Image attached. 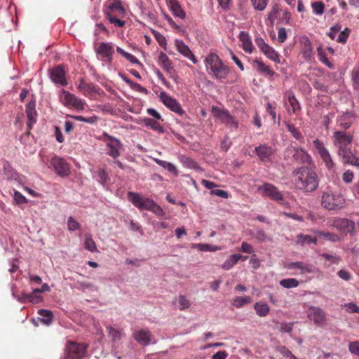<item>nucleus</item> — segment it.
Returning a JSON list of instances; mask_svg holds the SVG:
<instances>
[{"mask_svg": "<svg viewBox=\"0 0 359 359\" xmlns=\"http://www.w3.org/2000/svg\"><path fill=\"white\" fill-rule=\"evenodd\" d=\"M353 140V135L346 131H335L332 137V143L342 162L359 167V157L355 156L351 149Z\"/></svg>", "mask_w": 359, "mask_h": 359, "instance_id": "nucleus-1", "label": "nucleus"}, {"mask_svg": "<svg viewBox=\"0 0 359 359\" xmlns=\"http://www.w3.org/2000/svg\"><path fill=\"white\" fill-rule=\"evenodd\" d=\"M292 175L296 188L304 193H312L318 187L320 179L313 165L299 167L293 170Z\"/></svg>", "mask_w": 359, "mask_h": 359, "instance_id": "nucleus-2", "label": "nucleus"}, {"mask_svg": "<svg viewBox=\"0 0 359 359\" xmlns=\"http://www.w3.org/2000/svg\"><path fill=\"white\" fill-rule=\"evenodd\" d=\"M205 65L210 69L214 77L217 79H225L229 74V69L224 65L222 60L216 53H210L205 58Z\"/></svg>", "mask_w": 359, "mask_h": 359, "instance_id": "nucleus-3", "label": "nucleus"}, {"mask_svg": "<svg viewBox=\"0 0 359 359\" xmlns=\"http://www.w3.org/2000/svg\"><path fill=\"white\" fill-rule=\"evenodd\" d=\"M285 158L292 157L293 161L311 166L313 165L311 156L302 147L289 146L285 152Z\"/></svg>", "mask_w": 359, "mask_h": 359, "instance_id": "nucleus-4", "label": "nucleus"}, {"mask_svg": "<svg viewBox=\"0 0 359 359\" xmlns=\"http://www.w3.org/2000/svg\"><path fill=\"white\" fill-rule=\"evenodd\" d=\"M343 199L338 194L331 192H323L321 198L322 206L328 210L341 209L343 206Z\"/></svg>", "mask_w": 359, "mask_h": 359, "instance_id": "nucleus-5", "label": "nucleus"}, {"mask_svg": "<svg viewBox=\"0 0 359 359\" xmlns=\"http://www.w3.org/2000/svg\"><path fill=\"white\" fill-rule=\"evenodd\" d=\"M87 345L70 341L66 348L65 359H81L84 357Z\"/></svg>", "mask_w": 359, "mask_h": 359, "instance_id": "nucleus-6", "label": "nucleus"}, {"mask_svg": "<svg viewBox=\"0 0 359 359\" xmlns=\"http://www.w3.org/2000/svg\"><path fill=\"white\" fill-rule=\"evenodd\" d=\"M129 201L139 210H149L154 204V201L149 198L142 197L139 194L129 191L128 194Z\"/></svg>", "mask_w": 359, "mask_h": 359, "instance_id": "nucleus-7", "label": "nucleus"}, {"mask_svg": "<svg viewBox=\"0 0 359 359\" xmlns=\"http://www.w3.org/2000/svg\"><path fill=\"white\" fill-rule=\"evenodd\" d=\"M50 165L60 177H66L70 175L69 164L63 158L54 156L51 158Z\"/></svg>", "mask_w": 359, "mask_h": 359, "instance_id": "nucleus-8", "label": "nucleus"}, {"mask_svg": "<svg viewBox=\"0 0 359 359\" xmlns=\"http://www.w3.org/2000/svg\"><path fill=\"white\" fill-rule=\"evenodd\" d=\"M159 98L163 104L171 111L178 114L180 116L185 114V111L182 108L179 102L176 99L168 95L165 92H161Z\"/></svg>", "mask_w": 359, "mask_h": 359, "instance_id": "nucleus-9", "label": "nucleus"}, {"mask_svg": "<svg viewBox=\"0 0 359 359\" xmlns=\"http://www.w3.org/2000/svg\"><path fill=\"white\" fill-rule=\"evenodd\" d=\"M313 144L314 148L318 151L326 167L328 169L332 168L334 165V163L332 159L330 152L325 148L324 143L320 141L318 139H316L313 140Z\"/></svg>", "mask_w": 359, "mask_h": 359, "instance_id": "nucleus-10", "label": "nucleus"}, {"mask_svg": "<svg viewBox=\"0 0 359 359\" xmlns=\"http://www.w3.org/2000/svg\"><path fill=\"white\" fill-rule=\"evenodd\" d=\"M60 98V101L65 106L72 105L77 109H82L83 108L84 103L81 99L64 89L61 91Z\"/></svg>", "mask_w": 359, "mask_h": 359, "instance_id": "nucleus-11", "label": "nucleus"}, {"mask_svg": "<svg viewBox=\"0 0 359 359\" xmlns=\"http://www.w3.org/2000/svg\"><path fill=\"white\" fill-rule=\"evenodd\" d=\"M333 226L344 233L353 234L355 229V223L349 219L337 218L333 221Z\"/></svg>", "mask_w": 359, "mask_h": 359, "instance_id": "nucleus-12", "label": "nucleus"}, {"mask_svg": "<svg viewBox=\"0 0 359 359\" xmlns=\"http://www.w3.org/2000/svg\"><path fill=\"white\" fill-rule=\"evenodd\" d=\"M51 81L57 85L65 86L67 85L66 73L62 65H57L50 71Z\"/></svg>", "mask_w": 359, "mask_h": 359, "instance_id": "nucleus-13", "label": "nucleus"}, {"mask_svg": "<svg viewBox=\"0 0 359 359\" xmlns=\"http://www.w3.org/2000/svg\"><path fill=\"white\" fill-rule=\"evenodd\" d=\"M259 191H262L264 194L275 201H282L283 199V194L274 185L265 183L262 187H259Z\"/></svg>", "mask_w": 359, "mask_h": 359, "instance_id": "nucleus-14", "label": "nucleus"}, {"mask_svg": "<svg viewBox=\"0 0 359 359\" xmlns=\"http://www.w3.org/2000/svg\"><path fill=\"white\" fill-rule=\"evenodd\" d=\"M255 153L262 162H270L274 151L271 147L264 144L256 147Z\"/></svg>", "mask_w": 359, "mask_h": 359, "instance_id": "nucleus-15", "label": "nucleus"}, {"mask_svg": "<svg viewBox=\"0 0 359 359\" xmlns=\"http://www.w3.org/2000/svg\"><path fill=\"white\" fill-rule=\"evenodd\" d=\"M35 107L36 101L32 98L26 106V114L28 118L27 125L29 130H31L33 125L36 123L37 112Z\"/></svg>", "mask_w": 359, "mask_h": 359, "instance_id": "nucleus-16", "label": "nucleus"}, {"mask_svg": "<svg viewBox=\"0 0 359 359\" xmlns=\"http://www.w3.org/2000/svg\"><path fill=\"white\" fill-rule=\"evenodd\" d=\"M114 53V50L111 43L102 42L96 50V53L104 57L105 60L109 63L112 62V55Z\"/></svg>", "mask_w": 359, "mask_h": 359, "instance_id": "nucleus-17", "label": "nucleus"}, {"mask_svg": "<svg viewBox=\"0 0 359 359\" xmlns=\"http://www.w3.org/2000/svg\"><path fill=\"white\" fill-rule=\"evenodd\" d=\"M302 46L301 53L306 60H310L313 56V48L311 42L306 36H302L299 39Z\"/></svg>", "mask_w": 359, "mask_h": 359, "instance_id": "nucleus-18", "label": "nucleus"}, {"mask_svg": "<svg viewBox=\"0 0 359 359\" xmlns=\"http://www.w3.org/2000/svg\"><path fill=\"white\" fill-rule=\"evenodd\" d=\"M134 339L144 346H148L151 341V333L147 330H140L133 334Z\"/></svg>", "mask_w": 359, "mask_h": 359, "instance_id": "nucleus-19", "label": "nucleus"}, {"mask_svg": "<svg viewBox=\"0 0 359 359\" xmlns=\"http://www.w3.org/2000/svg\"><path fill=\"white\" fill-rule=\"evenodd\" d=\"M175 45L177 46V50L183 55L184 57L191 60L194 64L197 63V60L196 59L194 55L190 50L188 46H187L182 40L176 39Z\"/></svg>", "mask_w": 359, "mask_h": 359, "instance_id": "nucleus-20", "label": "nucleus"}, {"mask_svg": "<svg viewBox=\"0 0 359 359\" xmlns=\"http://www.w3.org/2000/svg\"><path fill=\"white\" fill-rule=\"evenodd\" d=\"M311 312L308 315L310 320H313L316 325L322 324L325 321L324 311L318 307L311 308Z\"/></svg>", "mask_w": 359, "mask_h": 359, "instance_id": "nucleus-21", "label": "nucleus"}, {"mask_svg": "<svg viewBox=\"0 0 359 359\" xmlns=\"http://www.w3.org/2000/svg\"><path fill=\"white\" fill-rule=\"evenodd\" d=\"M178 159L184 167L194 169L195 170L199 172H202L203 170V168L198 165L197 162L191 157L182 154L178 156Z\"/></svg>", "mask_w": 359, "mask_h": 359, "instance_id": "nucleus-22", "label": "nucleus"}, {"mask_svg": "<svg viewBox=\"0 0 359 359\" xmlns=\"http://www.w3.org/2000/svg\"><path fill=\"white\" fill-rule=\"evenodd\" d=\"M239 39L242 43L243 50L247 53H251L254 49V46L249 34L241 31L239 34Z\"/></svg>", "mask_w": 359, "mask_h": 359, "instance_id": "nucleus-23", "label": "nucleus"}, {"mask_svg": "<svg viewBox=\"0 0 359 359\" xmlns=\"http://www.w3.org/2000/svg\"><path fill=\"white\" fill-rule=\"evenodd\" d=\"M173 15L184 19L186 16L185 12L182 9L177 0H166Z\"/></svg>", "mask_w": 359, "mask_h": 359, "instance_id": "nucleus-24", "label": "nucleus"}, {"mask_svg": "<svg viewBox=\"0 0 359 359\" xmlns=\"http://www.w3.org/2000/svg\"><path fill=\"white\" fill-rule=\"evenodd\" d=\"M288 269H299L302 271V273H311L313 271V267L311 264H306L302 262H290L287 265Z\"/></svg>", "mask_w": 359, "mask_h": 359, "instance_id": "nucleus-25", "label": "nucleus"}, {"mask_svg": "<svg viewBox=\"0 0 359 359\" xmlns=\"http://www.w3.org/2000/svg\"><path fill=\"white\" fill-rule=\"evenodd\" d=\"M158 63L167 72L170 74L173 67L168 55L163 52H161L158 55Z\"/></svg>", "mask_w": 359, "mask_h": 359, "instance_id": "nucleus-26", "label": "nucleus"}, {"mask_svg": "<svg viewBox=\"0 0 359 359\" xmlns=\"http://www.w3.org/2000/svg\"><path fill=\"white\" fill-rule=\"evenodd\" d=\"M18 300L21 303H26L27 302L37 304L42 300L41 296H34L33 294H27L26 292H22L20 297H18Z\"/></svg>", "mask_w": 359, "mask_h": 359, "instance_id": "nucleus-27", "label": "nucleus"}, {"mask_svg": "<svg viewBox=\"0 0 359 359\" xmlns=\"http://www.w3.org/2000/svg\"><path fill=\"white\" fill-rule=\"evenodd\" d=\"M38 313L41 317L39 318V320L44 325H49L53 318V313L47 309H39Z\"/></svg>", "mask_w": 359, "mask_h": 359, "instance_id": "nucleus-28", "label": "nucleus"}, {"mask_svg": "<svg viewBox=\"0 0 359 359\" xmlns=\"http://www.w3.org/2000/svg\"><path fill=\"white\" fill-rule=\"evenodd\" d=\"M142 121L146 126L150 127L152 130H156L159 133H163L165 132L163 128L156 120L150 118H144Z\"/></svg>", "mask_w": 359, "mask_h": 359, "instance_id": "nucleus-29", "label": "nucleus"}, {"mask_svg": "<svg viewBox=\"0 0 359 359\" xmlns=\"http://www.w3.org/2000/svg\"><path fill=\"white\" fill-rule=\"evenodd\" d=\"M254 309L256 313L260 317H265L269 314L270 308L269 305L264 302H256L254 304Z\"/></svg>", "mask_w": 359, "mask_h": 359, "instance_id": "nucleus-30", "label": "nucleus"}, {"mask_svg": "<svg viewBox=\"0 0 359 359\" xmlns=\"http://www.w3.org/2000/svg\"><path fill=\"white\" fill-rule=\"evenodd\" d=\"M297 243L300 244L302 245H304L306 244H311L313 243L316 245L317 243V238L312 237L309 235L305 234H299L297 236Z\"/></svg>", "mask_w": 359, "mask_h": 359, "instance_id": "nucleus-31", "label": "nucleus"}, {"mask_svg": "<svg viewBox=\"0 0 359 359\" xmlns=\"http://www.w3.org/2000/svg\"><path fill=\"white\" fill-rule=\"evenodd\" d=\"M254 63L257 65V69L262 74L273 76L275 72L269 69L262 60L255 59Z\"/></svg>", "mask_w": 359, "mask_h": 359, "instance_id": "nucleus-32", "label": "nucleus"}, {"mask_svg": "<svg viewBox=\"0 0 359 359\" xmlns=\"http://www.w3.org/2000/svg\"><path fill=\"white\" fill-rule=\"evenodd\" d=\"M316 235L319 238H323L333 243L338 242L340 240V237L337 234L333 233L318 231L316 232Z\"/></svg>", "mask_w": 359, "mask_h": 359, "instance_id": "nucleus-33", "label": "nucleus"}, {"mask_svg": "<svg viewBox=\"0 0 359 359\" xmlns=\"http://www.w3.org/2000/svg\"><path fill=\"white\" fill-rule=\"evenodd\" d=\"M242 255L234 254L231 255L222 264V268L226 270L231 269L241 259Z\"/></svg>", "mask_w": 359, "mask_h": 359, "instance_id": "nucleus-34", "label": "nucleus"}, {"mask_svg": "<svg viewBox=\"0 0 359 359\" xmlns=\"http://www.w3.org/2000/svg\"><path fill=\"white\" fill-rule=\"evenodd\" d=\"M78 88L80 91L90 93H95L97 92V88L92 83H86L81 79Z\"/></svg>", "mask_w": 359, "mask_h": 359, "instance_id": "nucleus-35", "label": "nucleus"}, {"mask_svg": "<svg viewBox=\"0 0 359 359\" xmlns=\"http://www.w3.org/2000/svg\"><path fill=\"white\" fill-rule=\"evenodd\" d=\"M155 161L158 165L173 173L175 176L178 175L177 168L174 164L160 159H155Z\"/></svg>", "mask_w": 359, "mask_h": 359, "instance_id": "nucleus-36", "label": "nucleus"}, {"mask_svg": "<svg viewBox=\"0 0 359 359\" xmlns=\"http://www.w3.org/2000/svg\"><path fill=\"white\" fill-rule=\"evenodd\" d=\"M286 97L287 98L288 102L292 109V112L295 113L297 109H300V104L297 100L294 93L287 92L286 93Z\"/></svg>", "mask_w": 359, "mask_h": 359, "instance_id": "nucleus-37", "label": "nucleus"}, {"mask_svg": "<svg viewBox=\"0 0 359 359\" xmlns=\"http://www.w3.org/2000/svg\"><path fill=\"white\" fill-rule=\"evenodd\" d=\"M84 247L85 249L92 252H95L97 251L96 244L95 241H93L92 236L90 234H86L85 236V242H84Z\"/></svg>", "mask_w": 359, "mask_h": 359, "instance_id": "nucleus-38", "label": "nucleus"}, {"mask_svg": "<svg viewBox=\"0 0 359 359\" xmlns=\"http://www.w3.org/2000/svg\"><path fill=\"white\" fill-rule=\"evenodd\" d=\"M113 3L109 4L108 11H109V13L118 11L121 14H124L126 11L121 4V0H113Z\"/></svg>", "mask_w": 359, "mask_h": 359, "instance_id": "nucleus-39", "label": "nucleus"}, {"mask_svg": "<svg viewBox=\"0 0 359 359\" xmlns=\"http://www.w3.org/2000/svg\"><path fill=\"white\" fill-rule=\"evenodd\" d=\"M263 53L270 60L275 62L280 63L279 55L278 53L270 46H269L264 51Z\"/></svg>", "mask_w": 359, "mask_h": 359, "instance_id": "nucleus-40", "label": "nucleus"}, {"mask_svg": "<svg viewBox=\"0 0 359 359\" xmlns=\"http://www.w3.org/2000/svg\"><path fill=\"white\" fill-rule=\"evenodd\" d=\"M286 127L288 131L292 134L293 137L301 142H304V137L300 131L292 123H287Z\"/></svg>", "mask_w": 359, "mask_h": 359, "instance_id": "nucleus-41", "label": "nucleus"}, {"mask_svg": "<svg viewBox=\"0 0 359 359\" xmlns=\"http://www.w3.org/2000/svg\"><path fill=\"white\" fill-rule=\"evenodd\" d=\"M107 146L109 148V150L107 152L108 155H109L110 156H111V157H113L114 158H116L118 156H119L120 153L118 151V149L122 147V144L121 143V144L118 145V144H114V143H111V142H108V143H107Z\"/></svg>", "mask_w": 359, "mask_h": 359, "instance_id": "nucleus-42", "label": "nucleus"}, {"mask_svg": "<svg viewBox=\"0 0 359 359\" xmlns=\"http://www.w3.org/2000/svg\"><path fill=\"white\" fill-rule=\"evenodd\" d=\"M220 121L225 123L227 126H233L236 128H238V123L234 120L233 117L229 114V111L226 112V114L223 116Z\"/></svg>", "mask_w": 359, "mask_h": 359, "instance_id": "nucleus-43", "label": "nucleus"}, {"mask_svg": "<svg viewBox=\"0 0 359 359\" xmlns=\"http://www.w3.org/2000/svg\"><path fill=\"white\" fill-rule=\"evenodd\" d=\"M280 285L285 288H294L299 285V281L295 278H286L281 280Z\"/></svg>", "mask_w": 359, "mask_h": 359, "instance_id": "nucleus-44", "label": "nucleus"}, {"mask_svg": "<svg viewBox=\"0 0 359 359\" xmlns=\"http://www.w3.org/2000/svg\"><path fill=\"white\" fill-rule=\"evenodd\" d=\"M251 297L249 296L245 297H237L234 299L233 305L237 307H241L243 305L251 302Z\"/></svg>", "mask_w": 359, "mask_h": 359, "instance_id": "nucleus-45", "label": "nucleus"}, {"mask_svg": "<svg viewBox=\"0 0 359 359\" xmlns=\"http://www.w3.org/2000/svg\"><path fill=\"white\" fill-rule=\"evenodd\" d=\"M151 32L154 34L156 40L158 41V44L161 47H163L164 48V50H166L167 43H166L165 37L163 34H161V33H159L158 32H157L156 30H152Z\"/></svg>", "mask_w": 359, "mask_h": 359, "instance_id": "nucleus-46", "label": "nucleus"}, {"mask_svg": "<svg viewBox=\"0 0 359 359\" xmlns=\"http://www.w3.org/2000/svg\"><path fill=\"white\" fill-rule=\"evenodd\" d=\"M313 11L316 15H322L324 12L325 5L322 1H314L311 4Z\"/></svg>", "mask_w": 359, "mask_h": 359, "instance_id": "nucleus-47", "label": "nucleus"}, {"mask_svg": "<svg viewBox=\"0 0 359 359\" xmlns=\"http://www.w3.org/2000/svg\"><path fill=\"white\" fill-rule=\"evenodd\" d=\"M276 350L280 353L283 356L290 358V359H298L292 352L287 348L285 346H279Z\"/></svg>", "mask_w": 359, "mask_h": 359, "instance_id": "nucleus-48", "label": "nucleus"}, {"mask_svg": "<svg viewBox=\"0 0 359 359\" xmlns=\"http://www.w3.org/2000/svg\"><path fill=\"white\" fill-rule=\"evenodd\" d=\"M69 116L74 120L88 123H94L97 120V117L95 116L88 117V118H85L82 116Z\"/></svg>", "mask_w": 359, "mask_h": 359, "instance_id": "nucleus-49", "label": "nucleus"}, {"mask_svg": "<svg viewBox=\"0 0 359 359\" xmlns=\"http://www.w3.org/2000/svg\"><path fill=\"white\" fill-rule=\"evenodd\" d=\"M255 10L263 11L266 7L269 0H251Z\"/></svg>", "mask_w": 359, "mask_h": 359, "instance_id": "nucleus-50", "label": "nucleus"}, {"mask_svg": "<svg viewBox=\"0 0 359 359\" xmlns=\"http://www.w3.org/2000/svg\"><path fill=\"white\" fill-rule=\"evenodd\" d=\"M351 79L355 89H359V69L354 68L351 72Z\"/></svg>", "mask_w": 359, "mask_h": 359, "instance_id": "nucleus-51", "label": "nucleus"}, {"mask_svg": "<svg viewBox=\"0 0 359 359\" xmlns=\"http://www.w3.org/2000/svg\"><path fill=\"white\" fill-rule=\"evenodd\" d=\"M67 226L69 231H73L79 229L81 227V225L72 217H69L67 220Z\"/></svg>", "mask_w": 359, "mask_h": 359, "instance_id": "nucleus-52", "label": "nucleus"}, {"mask_svg": "<svg viewBox=\"0 0 359 359\" xmlns=\"http://www.w3.org/2000/svg\"><path fill=\"white\" fill-rule=\"evenodd\" d=\"M279 8L277 4L273 6L271 11L269 13L268 15V20L271 22V25H273L276 18H277L276 15L279 11Z\"/></svg>", "mask_w": 359, "mask_h": 359, "instance_id": "nucleus-53", "label": "nucleus"}, {"mask_svg": "<svg viewBox=\"0 0 359 359\" xmlns=\"http://www.w3.org/2000/svg\"><path fill=\"white\" fill-rule=\"evenodd\" d=\"M178 302L180 304L179 309L180 310H184L190 306L189 301L184 295L179 296Z\"/></svg>", "mask_w": 359, "mask_h": 359, "instance_id": "nucleus-54", "label": "nucleus"}, {"mask_svg": "<svg viewBox=\"0 0 359 359\" xmlns=\"http://www.w3.org/2000/svg\"><path fill=\"white\" fill-rule=\"evenodd\" d=\"M351 116V113H347L346 114H344L341 119H340V123H339V126L340 127L344 129L343 131H346V130L348 129L351 126V122H348V121H345V119Z\"/></svg>", "mask_w": 359, "mask_h": 359, "instance_id": "nucleus-55", "label": "nucleus"}, {"mask_svg": "<svg viewBox=\"0 0 359 359\" xmlns=\"http://www.w3.org/2000/svg\"><path fill=\"white\" fill-rule=\"evenodd\" d=\"M293 323H283L280 324L279 330L283 333H290L293 329Z\"/></svg>", "mask_w": 359, "mask_h": 359, "instance_id": "nucleus-56", "label": "nucleus"}, {"mask_svg": "<svg viewBox=\"0 0 359 359\" xmlns=\"http://www.w3.org/2000/svg\"><path fill=\"white\" fill-rule=\"evenodd\" d=\"M133 90L137 91L141 93H144L145 95L149 94V91L147 88L142 87L140 84L133 81V83L129 86Z\"/></svg>", "mask_w": 359, "mask_h": 359, "instance_id": "nucleus-57", "label": "nucleus"}, {"mask_svg": "<svg viewBox=\"0 0 359 359\" xmlns=\"http://www.w3.org/2000/svg\"><path fill=\"white\" fill-rule=\"evenodd\" d=\"M133 90L137 91L141 93H144L145 95L149 94V91L147 88L142 87L140 84L133 81V83L129 86Z\"/></svg>", "mask_w": 359, "mask_h": 359, "instance_id": "nucleus-58", "label": "nucleus"}, {"mask_svg": "<svg viewBox=\"0 0 359 359\" xmlns=\"http://www.w3.org/2000/svg\"><path fill=\"white\" fill-rule=\"evenodd\" d=\"M291 19V14L289 11H285L283 13L282 17L279 19V23L284 25H290Z\"/></svg>", "mask_w": 359, "mask_h": 359, "instance_id": "nucleus-59", "label": "nucleus"}, {"mask_svg": "<svg viewBox=\"0 0 359 359\" xmlns=\"http://www.w3.org/2000/svg\"><path fill=\"white\" fill-rule=\"evenodd\" d=\"M228 110H223V109H221L220 108L217 107H212V112L213 114V115L218 119H221L223 116L226 114V112Z\"/></svg>", "mask_w": 359, "mask_h": 359, "instance_id": "nucleus-60", "label": "nucleus"}, {"mask_svg": "<svg viewBox=\"0 0 359 359\" xmlns=\"http://www.w3.org/2000/svg\"><path fill=\"white\" fill-rule=\"evenodd\" d=\"M97 175L99 177V182L104 184L109 179L107 172L104 169H99Z\"/></svg>", "mask_w": 359, "mask_h": 359, "instance_id": "nucleus-61", "label": "nucleus"}, {"mask_svg": "<svg viewBox=\"0 0 359 359\" xmlns=\"http://www.w3.org/2000/svg\"><path fill=\"white\" fill-rule=\"evenodd\" d=\"M151 212L154 213L158 217H163L165 215V212L161 208V206H159L157 203L154 202V205H152L151 209L150 210Z\"/></svg>", "mask_w": 359, "mask_h": 359, "instance_id": "nucleus-62", "label": "nucleus"}, {"mask_svg": "<svg viewBox=\"0 0 359 359\" xmlns=\"http://www.w3.org/2000/svg\"><path fill=\"white\" fill-rule=\"evenodd\" d=\"M287 32L284 27H280L278 31V40L280 43H284L287 39Z\"/></svg>", "mask_w": 359, "mask_h": 359, "instance_id": "nucleus-63", "label": "nucleus"}, {"mask_svg": "<svg viewBox=\"0 0 359 359\" xmlns=\"http://www.w3.org/2000/svg\"><path fill=\"white\" fill-rule=\"evenodd\" d=\"M349 351L351 353L359 356V341L351 342L348 346Z\"/></svg>", "mask_w": 359, "mask_h": 359, "instance_id": "nucleus-64", "label": "nucleus"}]
</instances>
